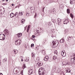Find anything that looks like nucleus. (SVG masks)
Returning a JSON list of instances; mask_svg holds the SVG:
<instances>
[{
  "mask_svg": "<svg viewBox=\"0 0 75 75\" xmlns=\"http://www.w3.org/2000/svg\"><path fill=\"white\" fill-rule=\"evenodd\" d=\"M15 15L14 14V13H12L10 14V16L11 18H13V17H14Z\"/></svg>",
  "mask_w": 75,
  "mask_h": 75,
  "instance_id": "2eb2a0df",
  "label": "nucleus"
},
{
  "mask_svg": "<svg viewBox=\"0 0 75 75\" xmlns=\"http://www.w3.org/2000/svg\"><path fill=\"white\" fill-rule=\"evenodd\" d=\"M36 17H37V13H35V16H34L35 18Z\"/></svg>",
  "mask_w": 75,
  "mask_h": 75,
  "instance_id": "c03bdc74",
  "label": "nucleus"
},
{
  "mask_svg": "<svg viewBox=\"0 0 75 75\" xmlns=\"http://www.w3.org/2000/svg\"><path fill=\"white\" fill-rule=\"evenodd\" d=\"M57 71H59V69H58L57 70Z\"/></svg>",
  "mask_w": 75,
  "mask_h": 75,
  "instance_id": "09e8293b",
  "label": "nucleus"
},
{
  "mask_svg": "<svg viewBox=\"0 0 75 75\" xmlns=\"http://www.w3.org/2000/svg\"><path fill=\"white\" fill-rule=\"evenodd\" d=\"M34 46V44H32L31 45V48L33 47Z\"/></svg>",
  "mask_w": 75,
  "mask_h": 75,
  "instance_id": "f704fd0d",
  "label": "nucleus"
},
{
  "mask_svg": "<svg viewBox=\"0 0 75 75\" xmlns=\"http://www.w3.org/2000/svg\"><path fill=\"white\" fill-rule=\"evenodd\" d=\"M69 20L66 19L64 21V24H67V23H69Z\"/></svg>",
  "mask_w": 75,
  "mask_h": 75,
  "instance_id": "9b49d317",
  "label": "nucleus"
},
{
  "mask_svg": "<svg viewBox=\"0 0 75 75\" xmlns=\"http://www.w3.org/2000/svg\"><path fill=\"white\" fill-rule=\"evenodd\" d=\"M17 36L18 38L21 37L22 36V33H20L18 34H17Z\"/></svg>",
  "mask_w": 75,
  "mask_h": 75,
  "instance_id": "dca6fc26",
  "label": "nucleus"
},
{
  "mask_svg": "<svg viewBox=\"0 0 75 75\" xmlns=\"http://www.w3.org/2000/svg\"><path fill=\"white\" fill-rule=\"evenodd\" d=\"M39 59L40 58H39V57H37L36 58V61H38Z\"/></svg>",
  "mask_w": 75,
  "mask_h": 75,
  "instance_id": "c9c22d12",
  "label": "nucleus"
},
{
  "mask_svg": "<svg viewBox=\"0 0 75 75\" xmlns=\"http://www.w3.org/2000/svg\"><path fill=\"white\" fill-rule=\"evenodd\" d=\"M56 12V11H54V10H52V14H54V13H55Z\"/></svg>",
  "mask_w": 75,
  "mask_h": 75,
  "instance_id": "c85d7f7f",
  "label": "nucleus"
},
{
  "mask_svg": "<svg viewBox=\"0 0 75 75\" xmlns=\"http://www.w3.org/2000/svg\"><path fill=\"white\" fill-rule=\"evenodd\" d=\"M42 52L43 55H45V50H43L42 51Z\"/></svg>",
  "mask_w": 75,
  "mask_h": 75,
  "instance_id": "2f4dec72",
  "label": "nucleus"
},
{
  "mask_svg": "<svg viewBox=\"0 0 75 75\" xmlns=\"http://www.w3.org/2000/svg\"><path fill=\"white\" fill-rule=\"evenodd\" d=\"M71 37L69 36L68 37V40H71Z\"/></svg>",
  "mask_w": 75,
  "mask_h": 75,
  "instance_id": "58836bf2",
  "label": "nucleus"
},
{
  "mask_svg": "<svg viewBox=\"0 0 75 75\" xmlns=\"http://www.w3.org/2000/svg\"><path fill=\"white\" fill-rule=\"evenodd\" d=\"M44 8H43V12H44Z\"/></svg>",
  "mask_w": 75,
  "mask_h": 75,
  "instance_id": "3c124183",
  "label": "nucleus"
},
{
  "mask_svg": "<svg viewBox=\"0 0 75 75\" xmlns=\"http://www.w3.org/2000/svg\"><path fill=\"white\" fill-rule=\"evenodd\" d=\"M48 25H49V26H51V23L50 22H49L48 23Z\"/></svg>",
  "mask_w": 75,
  "mask_h": 75,
  "instance_id": "e433bc0d",
  "label": "nucleus"
},
{
  "mask_svg": "<svg viewBox=\"0 0 75 75\" xmlns=\"http://www.w3.org/2000/svg\"><path fill=\"white\" fill-rule=\"evenodd\" d=\"M0 64H1V60H0Z\"/></svg>",
  "mask_w": 75,
  "mask_h": 75,
  "instance_id": "052dcab7",
  "label": "nucleus"
},
{
  "mask_svg": "<svg viewBox=\"0 0 75 75\" xmlns=\"http://www.w3.org/2000/svg\"><path fill=\"white\" fill-rule=\"evenodd\" d=\"M55 54H57V53H58V52H57V50H55V52H54Z\"/></svg>",
  "mask_w": 75,
  "mask_h": 75,
  "instance_id": "79ce46f5",
  "label": "nucleus"
},
{
  "mask_svg": "<svg viewBox=\"0 0 75 75\" xmlns=\"http://www.w3.org/2000/svg\"><path fill=\"white\" fill-rule=\"evenodd\" d=\"M52 33L53 32L52 31Z\"/></svg>",
  "mask_w": 75,
  "mask_h": 75,
  "instance_id": "69168bd1",
  "label": "nucleus"
},
{
  "mask_svg": "<svg viewBox=\"0 0 75 75\" xmlns=\"http://www.w3.org/2000/svg\"><path fill=\"white\" fill-rule=\"evenodd\" d=\"M23 69H24V68H26V67L25 66V64H23Z\"/></svg>",
  "mask_w": 75,
  "mask_h": 75,
  "instance_id": "473e14b6",
  "label": "nucleus"
},
{
  "mask_svg": "<svg viewBox=\"0 0 75 75\" xmlns=\"http://www.w3.org/2000/svg\"><path fill=\"white\" fill-rule=\"evenodd\" d=\"M61 55L62 57H65L66 55V53L65 51H62L61 52Z\"/></svg>",
  "mask_w": 75,
  "mask_h": 75,
  "instance_id": "1a4fd4ad",
  "label": "nucleus"
},
{
  "mask_svg": "<svg viewBox=\"0 0 75 75\" xmlns=\"http://www.w3.org/2000/svg\"><path fill=\"white\" fill-rule=\"evenodd\" d=\"M15 16H16V13H15Z\"/></svg>",
  "mask_w": 75,
  "mask_h": 75,
  "instance_id": "0e129e2a",
  "label": "nucleus"
},
{
  "mask_svg": "<svg viewBox=\"0 0 75 75\" xmlns=\"http://www.w3.org/2000/svg\"><path fill=\"white\" fill-rule=\"evenodd\" d=\"M16 14H17V15L19 14L18 13H17V12H16Z\"/></svg>",
  "mask_w": 75,
  "mask_h": 75,
  "instance_id": "4d7b16f0",
  "label": "nucleus"
},
{
  "mask_svg": "<svg viewBox=\"0 0 75 75\" xmlns=\"http://www.w3.org/2000/svg\"><path fill=\"white\" fill-rule=\"evenodd\" d=\"M31 11L32 14H33V13H35V9H33L32 10H31Z\"/></svg>",
  "mask_w": 75,
  "mask_h": 75,
  "instance_id": "aec40b11",
  "label": "nucleus"
},
{
  "mask_svg": "<svg viewBox=\"0 0 75 75\" xmlns=\"http://www.w3.org/2000/svg\"><path fill=\"white\" fill-rule=\"evenodd\" d=\"M49 57H48V56H46L45 57V58L44 59V60L45 61H48V59H49Z\"/></svg>",
  "mask_w": 75,
  "mask_h": 75,
  "instance_id": "f8f14e48",
  "label": "nucleus"
},
{
  "mask_svg": "<svg viewBox=\"0 0 75 75\" xmlns=\"http://www.w3.org/2000/svg\"><path fill=\"white\" fill-rule=\"evenodd\" d=\"M28 28H30V25H28Z\"/></svg>",
  "mask_w": 75,
  "mask_h": 75,
  "instance_id": "de8ad7c7",
  "label": "nucleus"
},
{
  "mask_svg": "<svg viewBox=\"0 0 75 75\" xmlns=\"http://www.w3.org/2000/svg\"><path fill=\"white\" fill-rule=\"evenodd\" d=\"M21 75H23V71H21Z\"/></svg>",
  "mask_w": 75,
  "mask_h": 75,
  "instance_id": "ea45409f",
  "label": "nucleus"
},
{
  "mask_svg": "<svg viewBox=\"0 0 75 75\" xmlns=\"http://www.w3.org/2000/svg\"><path fill=\"white\" fill-rule=\"evenodd\" d=\"M67 13L68 14L69 13H70V10H69V9H67Z\"/></svg>",
  "mask_w": 75,
  "mask_h": 75,
  "instance_id": "cd10ccee",
  "label": "nucleus"
},
{
  "mask_svg": "<svg viewBox=\"0 0 75 75\" xmlns=\"http://www.w3.org/2000/svg\"><path fill=\"white\" fill-rule=\"evenodd\" d=\"M4 4V5H6V4L5 3H4V4Z\"/></svg>",
  "mask_w": 75,
  "mask_h": 75,
  "instance_id": "5fc2aeb1",
  "label": "nucleus"
},
{
  "mask_svg": "<svg viewBox=\"0 0 75 75\" xmlns=\"http://www.w3.org/2000/svg\"><path fill=\"white\" fill-rule=\"evenodd\" d=\"M25 19H23L21 20V23H23V24H24V23H25Z\"/></svg>",
  "mask_w": 75,
  "mask_h": 75,
  "instance_id": "f3484780",
  "label": "nucleus"
},
{
  "mask_svg": "<svg viewBox=\"0 0 75 75\" xmlns=\"http://www.w3.org/2000/svg\"><path fill=\"white\" fill-rule=\"evenodd\" d=\"M6 36L4 34H0V40H5Z\"/></svg>",
  "mask_w": 75,
  "mask_h": 75,
  "instance_id": "f03ea898",
  "label": "nucleus"
},
{
  "mask_svg": "<svg viewBox=\"0 0 75 75\" xmlns=\"http://www.w3.org/2000/svg\"><path fill=\"white\" fill-rule=\"evenodd\" d=\"M0 75H3V74L1 73H0Z\"/></svg>",
  "mask_w": 75,
  "mask_h": 75,
  "instance_id": "603ef678",
  "label": "nucleus"
},
{
  "mask_svg": "<svg viewBox=\"0 0 75 75\" xmlns=\"http://www.w3.org/2000/svg\"><path fill=\"white\" fill-rule=\"evenodd\" d=\"M61 75H64V72L63 71H62L61 73Z\"/></svg>",
  "mask_w": 75,
  "mask_h": 75,
  "instance_id": "37998d69",
  "label": "nucleus"
},
{
  "mask_svg": "<svg viewBox=\"0 0 75 75\" xmlns=\"http://www.w3.org/2000/svg\"><path fill=\"white\" fill-rule=\"evenodd\" d=\"M72 59H71V61H74L75 60V57H73L72 58H71Z\"/></svg>",
  "mask_w": 75,
  "mask_h": 75,
  "instance_id": "c756f323",
  "label": "nucleus"
},
{
  "mask_svg": "<svg viewBox=\"0 0 75 75\" xmlns=\"http://www.w3.org/2000/svg\"><path fill=\"white\" fill-rule=\"evenodd\" d=\"M4 8V7L2 6H1L0 7V14H3L4 13L5 11Z\"/></svg>",
  "mask_w": 75,
  "mask_h": 75,
  "instance_id": "7ed1b4c3",
  "label": "nucleus"
},
{
  "mask_svg": "<svg viewBox=\"0 0 75 75\" xmlns=\"http://www.w3.org/2000/svg\"><path fill=\"white\" fill-rule=\"evenodd\" d=\"M16 50H14L13 51L14 52L15 54H16Z\"/></svg>",
  "mask_w": 75,
  "mask_h": 75,
  "instance_id": "49530a36",
  "label": "nucleus"
},
{
  "mask_svg": "<svg viewBox=\"0 0 75 75\" xmlns=\"http://www.w3.org/2000/svg\"><path fill=\"white\" fill-rule=\"evenodd\" d=\"M32 57H35V53L33 52L32 53Z\"/></svg>",
  "mask_w": 75,
  "mask_h": 75,
  "instance_id": "b1692460",
  "label": "nucleus"
},
{
  "mask_svg": "<svg viewBox=\"0 0 75 75\" xmlns=\"http://www.w3.org/2000/svg\"><path fill=\"white\" fill-rule=\"evenodd\" d=\"M53 45H55V47H57L58 45V40H56L52 42Z\"/></svg>",
  "mask_w": 75,
  "mask_h": 75,
  "instance_id": "423d86ee",
  "label": "nucleus"
},
{
  "mask_svg": "<svg viewBox=\"0 0 75 75\" xmlns=\"http://www.w3.org/2000/svg\"><path fill=\"white\" fill-rule=\"evenodd\" d=\"M19 15L21 16H22L23 15L22 12H19Z\"/></svg>",
  "mask_w": 75,
  "mask_h": 75,
  "instance_id": "a878e982",
  "label": "nucleus"
},
{
  "mask_svg": "<svg viewBox=\"0 0 75 75\" xmlns=\"http://www.w3.org/2000/svg\"><path fill=\"white\" fill-rule=\"evenodd\" d=\"M57 58V57L56 56H54L53 57V59H56Z\"/></svg>",
  "mask_w": 75,
  "mask_h": 75,
  "instance_id": "7c9ffc66",
  "label": "nucleus"
},
{
  "mask_svg": "<svg viewBox=\"0 0 75 75\" xmlns=\"http://www.w3.org/2000/svg\"><path fill=\"white\" fill-rule=\"evenodd\" d=\"M57 69V68L56 67V66H54V67H53V71H56V69Z\"/></svg>",
  "mask_w": 75,
  "mask_h": 75,
  "instance_id": "5701e85b",
  "label": "nucleus"
},
{
  "mask_svg": "<svg viewBox=\"0 0 75 75\" xmlns=\"http://www.w3.org/2000/svg\"><path fill=\"white\" fill-rule=\"evenodd\" d=\"M73 0H71L70 1V3L71 4H73L74 3V2Z\"/></svg>",
  "mask_w": 75,
  "mask_h": 75,
  "instance_id": "a211bd4d",
  "label": "nucleus"
},
{
  "mask_svg": "<svg viewBox=\"0 0 75 75\" xmlns=\"http://www.w3.org/2000/svg\"><path fill=\"white\" fill-rule=\"evenodd\" d=\"M21 42V41L20 39H18L17 40H16L15 42L16 45H19Z\"/></svg>",
  "mask_w": 75,
  "mask_h": 75,
  "instance_id": "39448f33",
  "label": "nucleus"
},
{
  "mask_svg": "<svg viewBox=\"0 0 75 75\" xmlns=\"http://www.w3.org/2000/svg\"><path fill=\"white\" fill-rule=\"evenodd\" d=\"M6 1H8V0H6Z\"/></svg>",
  "mask_w": 75,
  "mask_h": 75,
  "instance_id": "680f3d73",
  "label": "nucleus"
},
{
  "mask_svg": "<svg viewBox=\"0 0 75 75\" xmlns=\"http://www.w3.org/2000/svg\"><path fill=\"white\" fill-rule=\"evenodd\" d=\"M42 62H39L37 64V65H38V67H39V66H42Z\"/></svg>",
  "mask_w": 75,
  "mask_h": 75,
  "instance_id": "4468645a",
  "label": "nucleus"
},
{
  "mask_svg": "<svg viewBox=\"0 0 75 75\" xmlns=\"http://www.w3.org/2000/svg\"><path fill=\"white\" fill-rule=\"evenodd\" d=\"M65 72L66 73H70V72H71V70H70V69H69V68H68L67 67L65 69Z\"/></svg>",
  "mask_w": 75,
  "mask_h": 75,
  "instance_id": "9d476101",
  "label": "nucleus"
},
{
  "mask_svg": "<svg viewBox=\"0 0 75 75\" xmlns=\"http://www.w3.org/2000/svg\"><path fill=\"white\" fill-rule=\"evenodd\" d=\"M64 41H65V40H64V39L63 38L60 40V42H61V43H62V42H64Z\"/></svg>",
  "mask_w": 75,
  "mask_h": 75,
  "instance_id": "6ab92c4d",
  "label": "nucleus"
},
{
  "mask_svg": "<svg viewBox=\"0 0 75 75\" xmlns=\"http://www.w3.org/2000/svg\"><path fill=\"white\" fill-rule=\"evenodd\" d=\"M30 10H33L35 9V8L34 7H33V6L30 7Z\"/></svg>",
  "mask_w": 75,
  "mask_h": 75,
  "instance_id": "412c9836",
  "label": "nucleus"
},
{
  "mask_svg": "<svg viewBox=\"0 0 75 75\" xmlns=\"http://www.w3.org/2000/svg\"><path fill=\"white\" fill-rule=\"evenodd\" d=\"M26 28H27L26 27H25V29H26Z\"/></svg>",
  "mask_w": 75,
  "mask_h": 75,
  "instance_id": "864d4df0",
  "label": "nucleus"
},
{
  "mask_svg": "<svg viewBox=\"0 0 75 75\" xmlns=\"http://www.w3.org/2000/svg\"><path fill=\"white\" fill-rule=\"evenodd\" d=\"M52 21L53 23H55V20H54V19H53Z\"/></svg>",
  "mask_w": 75,
  "mask_h": 75,
  "instance_id": "a19ab883",
  "label": "nucleus"
},
{
  "mask_svg": "<svg viewBox=\"0 0 75 75\" xmlns=\"http://www.w3.org/2000/svg\"><path fill=\"white\" fill-rule=\"evenodd\" d=\"M19 72V69L17 67L14 68L13 69V72L15 74H16Z\"/></svg>",
  "mask_w": 75,
  "mask_h": 75,
  "instance_id": "20e7f679",
  "label": "nucleus"
},
{
  "mask_svg": "<svg viewBox=\"0 0 75 75\" xmlns=\"http://www.w3.org/2000/svg\"><path fill=\"white\" fill-rule=\"evenodd\" d=\"M33 72V69H30L28 70V74L31 75L32 74Z\"/></svg>",
  "mask_w": 75,
  "mask_h": 75,
  "instance_id": "6e6552de",
  "label": "nucleus"
},
{
  "mask_svg": "<svg viewBox=\"0 0 75 75\" xmlns=\"http://www.w3.org/2000/svg\"><path fill=\"white\" fill-rule=\"evenodd\" d=\"M7 61V59L6 58H5L3 60V62H6Z\"/></svg>",
  "mask_w": 75,
  "mask_h": 75,
  "instance_id": "393cba45",
  "label": "nucleus"
},
{
  "mask_svg": "<svg viewBox=\"0 0 75 75\" xmlns=\"http://www.w3.org/2000/svg\"><path fill=\"white\" fill-rule=\"evenodd\" d=\"M25 62H28L29 61V58H26V60H24Z\"/></svg>",
  "mask_w": 75,
  "mask_h": 75,
  "instance_id": "4be33fe9",
  "label": "nucleus"
},
{
  "mask_svg": "<svg viewBox=\"0 0 75 75\" xmlns=\"http://www.w3.org/2000/svg\"><path fill=\"white\" fill-rule=\"evenodd\" d=\"M3 1H4V0H2Z\"/></svg>",
  "mask_w": 75,
  "mask_h": 75,
  "instance_id": "e2e57ef3",
  "label": "nucleus"
},
{
  "mask_svg": "<svg viewBox=\"0 0 75 75\" xmlns=\"http://www.w3.org/2000/svg\"><path fill=\"white\" fill-rule=\"evenodd\" d=\"M29 30H30V28H28L27 30V33H28V31H29Z\"/></svg>",
  "mask_w": 75,
  "mask_h": 75,
  "instance_id": "4c0bfd02",
  "label": "nucleus"
},
{
  "mask_svg": "<svg viewBox=\"0 0 75 75\" xmlns=\"http://www.w3.org/2000/svg\"><path fill=\"white\" fill-rule=\"evenodd\" d=\"M20 58H22V56H20Z\"/></svg>",
  "mask_w": 75,
  "mask_h": 75,
  "instance_id": "13d9d810",
  "label": "nucleus"
},
{
  "mask_svg": "<svg viewBox=\"0 0 75 75\" xmlns=\"http://www.w3.org/2000/svg\"><path fill=\"white\" fill-rule=\"evenodd\" d=\"M57 22L58 23V25H59L60 24L59 23H61V19L58 18L57 19Z\"/></svg>",
  "mask_w": 75,
  "mask_h": 75,
  "instance_id": "ddd939ff",
  "label": "nucleus"
},
{
  "mask_svg": "<svg viewBox=\"0 0 75 75\" xmlns=\"http://www.w3.org/2000/svg\"><path fill=\"white\" fill-rule=\"evenodd\" d=\"M32 37H33V38H35V36L34 35H32Z\"/></svg>",
  "mask_w": 75,
  "mask_h": 75,
  "instance_id": "a18cd8bd",
  "label": "nucleus"
},
{
  "mask_svg": "<svg viewBox=\"0 0 75 75\" xmlns=\"http://www.w3.org/2000/svg\"><path fill=\"white\" fill-rule=\"evenodd\" d=\"M45 72V69L44 68L41 67L39 69L38 71L39 74L40 75H44Z\"/></svg>",
  "mask_w": 75,
  "mask_h": 75,
  "instance_id": "f257e3e1",
  "label": "nucleus"
},
{
  "mask_svg": "<svg viewBox=\"0 0 75 75\" xmlns=\"http://www.w3.org/2000/svg\"><path fill=\"white\" fill-rule=\"evenodd\" d=\"M33 41H34V38L33 39Z\"/></svg>",
  "mask_w": 75,
  "mask_h": 75,
  "instance_id": "bf43d9fd",
  "label": "nucleus"
},
{
  "mask_svg": "<svg viewBox=\"0 0 75 75\" xmlns=\"http://www.w3.org/2000/svg\"><path fill=\"white\" fill-rule=\"evenodd\" d=\"M4 34L6 35H9L10 32H9V30H8L7 29H5L4 31Z\"/></svg>",
  "mask_w": 75,
  "mask_h": 75,
  "instance_id": "0eeeda50",
  "label": "nucleus"
},
{
  "mask_svg": "<svg viewBox=\"0 0 75 75\" xmlns=\"http://www.w3.org/2000/svg\"><path fill=\"white\" fill-rule=\"evenodd\" d=\"M12 6H14V4H12Z\"/></svg>",
  "mask_w": 75,
  "mask_h": 75,
  "instance_id": "6e6d98bb",
  "label": "nucleus"
},
{
  "mask_svg": "<svg viewBox=\"0 0 75 75\" xmlns=\"http://www.w3.org/2000/svg\"><path fill=\"white\" fill-rule=\"evenodd\" d=\"M70 16L71 17V18H72H72H74V15H73V14H72L70 13Z\"/></svg>",
  "mask_w": 75,
  "mask_h": 75,
  "instance_id": "bb28decb",
  "label": "nucleus"
},
{
  "mask_svg": "<svg viewBox=\"0 0 75 75\" xmlns=\"http://www.w3.org/2000/svg\"><path fill=\"white\" fill-rule=\"evenodd\" d=\"M21 61L22 62H23V59H21Z\"/></svg>",
  "mask_w": 75,
  "mask_h": 75,
  "instance_id": "8fccbe9b",
  "label": "nucleus"
},
{
  "mask_svg": "<svg viewBox=\"0 0 75 75\" xmlns=\"http://www.w3.org/2000/svg\"><path fill=\"white\" fill-rule=\"evenodd\" d=\"M29 16V13H26V17H28Z\"/></svg>",
  "mask_w": 75,
  "mask_h": 75,
  "instance_id": "72a5a7b5",
  "label": "nucleus"
}]
</instances>
